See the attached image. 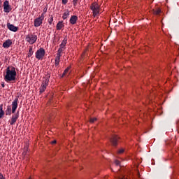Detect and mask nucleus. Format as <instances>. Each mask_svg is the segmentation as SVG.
I'll return each instance as SVG.
<instances>
[{
    "instance_id": "nucleus-1",
    "label": "nucleus",
    "mask_w": 179,
    "mask_h": 179,
    "mask_svg": "<svg viewBox=\"0 0 179 179\" xmlns=\"http://www.w3.org/2000/svg\"><path fill=\"white\" fill-rule=\"evenodd\" d=\"M6 82H13L16 80V69L15 67H8L6 70V75L4 76Z\"/></svg>"
},
{
    "instance_id": "nucleus-2",
    "label": "nucleus",
    "mask_w": 179,
    "mask_h": 179,
    "mask_svg": "<svg viewBox=\"0 0 179 179\" xmlns=\"http://www.w3.org/2000/svg\"><path fill=\"white\" fill-rule=\"evenodd\" d=\"M17 101L18 99H15L13 102H12V108L8 107L7 110H6V115H10L11 114H15L16 113V110H17Z\"/></svg>"
},
{
    "instance_id": "nucleus-3",
    "label": "nucleus",
    "mask_w": 179,
    "mask_h": 179,
    "mask_svg": "<svg viewBox=\"0 0 179 179\" xmlns=\"http://www.w3.org/2000/svg\"><path fill=\"white\" fill-rule=\"evenodd\" d=\"M50 76L49 73L46 74L43 78V80L40 87V93H44V92H45V89H47V87L48 86V83L50 82Z\"/></svg>"
},
{
    "instance_id": "nucleus-4",
    "label": "nucleus",
    "mask_w": 179,
    "mask_h": 179,
    "mask_svg": "<svg viewBox=\"0 0 179 179\" xmlns=\"http://www.w3.org/2000/svg\"><path fill=\"white\" fill-rule=\"evenodd\" d=\"M91 10H92L94 17H96L100 13V5L97 3H93L90 6Z\"/></svg>"
},
{
    "instance_id": "nucleus-5",
    "label": "nucleus",
    "mask_w": 179,
    "mask_h": 179,
    "mask_svg": "<svg viewBox=\"0 0 179 179\" xmlns=\"http://www.w3.org/2000/svg\"><path fill=\"white\" fill-rule=\"evenodd\" d=\"M25 40L29 44H34L37 41V35L34 34H29L26 36Z\"/></svg>"
},
{
    "instance_id": "nucleus-6",
    "label": "nucleus",
    "mask_w": 179,
    "mask_h": 179,
    "mask_svg": "<svg viewBox=\"0 0 179 179\" xmlns=\"http://www.w3.org/2000/svg\"><path fill=\"white\" fill-rule=\"evenodd\" d=\"M44 13H42L41 15L34 20V25L35 27H40L43 24V20H44Z\"/></svg>"
},
{
    "instance_id": "nucleus-7",
    "label": "nucleus",
    "mask_w": 179,
    "mask_h": 179,
    "mask_svg": "<svg viewBox=\"0 0 179 179\" xmlns=\"http://www.w3.org/2000/svg\"><path fill=\"white\" fill-rule=\"evenodd\" d=\"M35 55L37 59H43V58H44V55H45V50H44V48H41L36 52Z\"/></svg>"
},
{
    "instance_id": "nucleus-8",
    "label": "nucleus",
    "mask_w": 179,
    "mask_h": 179,
    "mask_svg": "<svg viewBox=\"0 0 179 179\" xmlns=\"http://www.w3.org/2000/svg\"><path fill=\"white\" fill-rule=\"evenodd\" d=\"M3 8L5 13H9V12L12 10V7H10V5H9V1L8 0H6L3 2Z\"/></svg>"
},
{
    "instance_id": "nucleus-9",
    "label": "nucleus",
    "mask_w": 179,
    "mask_h": 179,
    "mask_svg": "<svg viewBox=\"0 0 179 179\" xmlns=\"http://www.w3.org/2000/svg\"><path fill=\"white\" fill-rule=\"evenodd\" d=\"M67 41H68V39L66 38H64L60 45V48L58 50V52H62V51H64V49L65 48V45H66Z\"/></svg>"
},
{
    "instance_id": "nucleus-10",
    "label": "nucleus",
    "mask_w": 179,
    "mask_h": 179,
    "mask_svg": "<svg viewBox=\"0 0 179 179\" xmlns=\"http://www.w3.org/2000/svg\"><path fill=\"white\" fill-rule=\"evenodd\" d=\"M17 118H19V113H17L12 115L11 120L10 122V125H14V124L17 121Z\"/></svg>"
},
{
    "instance_id": "nucleus-11",
    "label": "nucleus",
    "mask_w": 179,
    "mask_h": 179,
    "mask_svg": "<svg viewBox=\"0 0 179 179\" xmlns=\"http://www.w3.org/2000/svg\"><path fill=\"white\" fill-rule=\"evenodd\" d=\"M12 44H13V41L10 39H8L3 43V48H9Z\"/></svg>"
},
{
    "instance_id": "nucleus-12",
    "label": "nucleus",
    "mask_w": 179,
    "mask_h": 179,
    "mask_svg": "<svg viewBox=\"0 0 179 179\" xmlns=\"http://www.w3.org/2000/svg\"><path fill=\"white\" fill-rule=\"evenodd\" d=\"M7 27L8 30H10V31H14V33H16V31H17V27H15L10 23L7 24Z\"/></svg>"
},
{
    "instance_id": "nucleus-13",
    "label": "nucleus",
    "mask_w": 179,
    "mask_h": 179,
    "mask_svg": "<svg viewBox=\"0 0 179 179\" xmlns=\"http://www.w3.org/2000/svg\"><path fill=\"white\" fill-rule=\"evenodd\" d=\"M59 59H61V52H58L55 61V66H58V65H59Z\"/></svg>"
},
{
    "instance_id": "nucleus-14",
    "label": "nucleus",
    "mask_w": 179,
    "mask_h": 179,
    "mask_svg": "<svg viewBox=\"0 0 179 179\" xmlns=\"http://www.w3.org/2000/svg\"><path fill=\"white\" fill-rule=\"evenodd\" d=\"M118 136H113L112 138L110 139V142L113 143V146H117V143L118 142Z\"/></svg>"
},
{
    "instance_id": "nucleus-15",
    "label": "nucleus",
    "mask_w": 179,
    "mask_h": 179,
    "mask_svg": "<svg viewBox=\"0 0 179 179\" xmlns=\"http://www.w3.org/2000/svg\"><path fill=\"white\" fill-rule=\"evenodd\" d=\"M76 22H78V16L73 15L70 18L71 24H76Z\"/></svg>"
},
{
    "instance_id": "nucleus-16",
    "label": "nucleus",
    "mask_w": 179,
    "mask_h": 179,
    "mask_svg": "<svg viewBox=\"0 0 179 179\" xmlns=\"http://www.w3.org/2000/svg\"><path fill=\"white\" fill-rule=\"evenodd\" d=\"M70 13L71 12L69 11V10H66L63 14L62 19H64V20H65L66 19H68V17H69Z\"/></svg>"
},
{
    "instance_id": "nucleus-17",
    "label": "nucleus",
    "mask_w": 179,
    "mask_h": 179,
    "mask_svg": "<svg viewBox=\"0 0 179 179\" xmlns=\"http://www.w3.org/2000/svg\"><path fill=\"white\" fill-rule=\"evenodd\" d=\"M64 27V24L62 23V21H59L56 26L57 30H61Z\"/></svg>"
},
{
    "instance_id": "nucleus-18",
    "label": "nucleus",
    "mask_w": 179,
    "mask_h": 179,
    "mask_svg": "<svg viewBox=\"0 0 179 179\" xmlns=\"http://www.w3.org/2000/svg\"><path fill=\"white\" fill-rule=\"evenodd\" d=\"M5 113L3 112V105H0V118H2Z\"/></svg>"
},
{
    "instance_id": "nucleus-19",
    "label": "nucleus",
    "mask_w": 179,
    "mask_h": 179,
    "mask_svg": "<svg viewBox=\"0 0 179 179\" xmlns=\"http://www.w3.org/2000/svg\"><path fill=\"white\" fill-rule=\"evenodd\" d=\"M154 15H159V13H162V10L158 8L157 10H153Z\"/></svg>"
},
{
    "instance_id": "nucleus-20",
    "label": "nucleus",
    "mask_w": 179,
    "mask_h": 179,
    "mask_svg": "<svg viewBox=\"0 0 179 179\" xmlns=\"http://www.w3.org/2000/svg\"><path fill=\"white\" fill-rule=\"evenodd\" d=\"M33 48H30L28 52V57H31V55H33Z\"/></svg>"
},
{
    "instance_id": "nucleus-21",
    "label": "nucleus",
    "mask_w": 179,
    "mask_h": 179,
    "mask_svg": "<svg viewBox=\"0 0 179 179\" xmlns=\"http://www.w3.org/2000/svg\"><path fill=\"white\" fill-rule=\"evenodd\" d=\"M124 152H125V149L124 148H120L117 150V155H122V153H124Z\"/></svg>"
},
{
    "instance_id": "nucleus-22",
    "label": "nucleus",
    "mask_w": 179,
    "mask_h": 179,
    "mask_svg": "<svg viewBox=\"0 0 179 179\" xmlns=\"http://www.w3.org/2000/svg\"><path fill=\"white\" fill-rule=\"evenodd\" d=\"M69 69H71L70 67H68L67 69H66L63 73V76L66 75L69 72Z\"/></svg>"
},
{
    "instance_id": "nucleus-23",
    "label": "nucleus",
    "mask_w": 179,
    "mask_h": 179,
    "mask_svg": "<svg viewBox=\"0 0 179 179\" xmlns=\"http://www.w3.org/2000/svg\"><path fill=\"white\" fill-rule=\"evenodd\" d=\"M52 22H54V17H52V16H50V17L48 20V22L50 24H52Z\"/></svg>"
},
{
    "instance_id": "nucleus-24",
    "label": "nucleus",
    "mask_w": 179,
    "mask_h": 179,
    "mask_svg": "<svg viewBox=\"0 0 179 179\" xmlns=\"http://www.w3.org/2000/svg\"><path fill=\"white\" fill-rule=\"evenodd\" d=\"M94 121H97V118H96V117L91 118L90 120V122H91V124H93V122H94Z\"/></svg>"
},
{
    "instance_id": "nucleus-25",
    "label": "nucleus",
    "mask_w": 179,
    "mask_h": 179,
    "mask_svg": "<svg viewBox=\"0 0 179 179\" xmlns=\"http://www.w3.org/2000/svg\"><path fill=\"white\" fill-rule=\"evenodd\" d=\"M62 2L63 5H66V3H68V0H62Z\"/></svg>"
},
{
    "instance_id": "nucleus-26",
    "label": "nucleus",
    "mask_w": 179,
    "mask_h": 179,
    "mask_svg": "<svg viewBox=\"0 0 179 179\" xmlns=\"http://www.w3.org/2000/svg\"><path fill=\"white\" fill-rule=\"evenodd\" d=\"M115 164L116 166H120V161L115 160Z\"/></svg>"
},
{
    "instance_id": "nucleus-27",
    "label": "nucleus",
    "mask_w": 179,
    "mask_h": 179,
    "mask_svg": "<svg viewBox=\"0 0 179 179\" xmlns=\"http://www.w3.org/2000/svg\"><path fill=\"white\" fill-rule=\"evenodd\" d=\"M73 5H77L78 4V0H73Z\"/></svg>"
},
{
    "instance_id": "nucleus-28",
    "label": "nucleus",
    "mask_w": 179,
    "mask_h": 179,
    "mask_svg": "<svg viewBox=\"0 0 179 179\" xmlns=\"http://www.w3.org/2000/svg\"><path fill=\"white\" fill-rule=\"evenodd\" d=\"M52 145H54L57 143V141L54 140L53 141L51 142Z\"/></svg>"
},
{
    "instance_id": "nucleus-29",
    "label": "nucleus",
    "mask_w": 179,
    "mask_h": 179,
    "mask_svg": "<svg viewBox=\"0 0 179 179\" xmlns=\"http://www.w3.org/2000/svg\"><path fill=\"white\" fill-rule=\"evenodd\" d=\"M47 12V8H44V10H43V13H44V15H45V13Z\"/></svg>"
},
{
    "instance_id": "nucleus-30",
    "label": "nucleus",
    "mask_w": 179,
    "mask_h": 179,
    "mask_svg": "<svg viewBox=\"0 0 179 179\" xmlns=\"http://www.w3.org/2000/svg\"><path fill=\"white\" fill-rule=\"evenodd\" d=\"M27 153V148H26L25 151L23 152V155H26Z\"/></svg>"
},
{
    "instance_id": "nucleus-31",
    "label": "nucleus",
    "mask_w": 179,
    "mask_h": 179,
    "mask_svg": "<svg viewBox=\"0 0 179 179\" xmlns=\"http://www.w3.org/2000/svg\"><path fill=\"white\" fill-rule=\"evenodd\" d=\"M1 86H2V87H5V85L4 84H2Z\"/></svg>"
},
{
    "instance_id": "nucleus-32",
    "label": "nucleus",
    "mask_w": 179,
    "mask_h": 179,
    "mask_svg": "<svg viewBox=\"0 0 179 179\" xmlns=\"http://www.w3.org/2000/svg\"><path fill=\"white\" fill-rule=\"evenodd\" d=\"M0 5H1V1H0Z\"/></svg>"
}]
</instances>
